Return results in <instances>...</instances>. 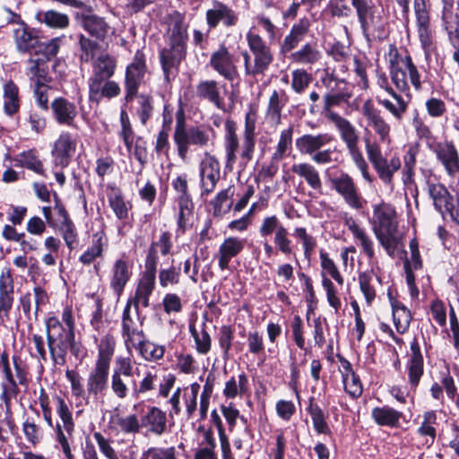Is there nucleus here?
Instances as JSON below:
<instances>
[{
    "mask_svg": "<svg viewBox=\"0 0 459 459\" xmlns=\"http://www.w3.org/2000/svg\"><path fill=\"white\" fill-rule=\"evenodd\" d=\"M387 58L389 76L396 90L389 84L386 77H381L378 79V85L393 100L382 94L377 95L376 100L396 120L400 121L408 109L409 102L399 92L410 91L409 81L416 91H420L421 89L420 74L411 56L409 54L402 56L393 45L389 47Z\"/></svg>",
    "mask_w": 459,
    "mask_h": 459,
    "instance_id": "f257e3e1",
    "label": "nucleus"
},
{
    "mask_svg": "<svg viewBox=\"0 0 459 459\" xmlns=\"http://www.w3.org/2000/svg\"><path fill=\"white\" fill-rule=\"evenodd\" d=\"M167 24L169 47L160 51V57L164 78L169 82L176 77L178 67L185 58L188 34L185 17L178 11H174L168 16Z\"/></svg>",
    "mask_w": 459,
    "mask_h": 459,
    "instance_id": "f03ea898",
    "label": "nucleus"
},
{
    "mask_svg": "<svg viewBox=\"0 0 459 459\" xmlns=\"http://www.w3.org/2000/svg\"><path fill=\"white\" fill-rule=\"evenodd\" d=\"M216 132L206 125L186 126L182 109L177 112V124L173 134V140L177 146L179 159L186 162L188 160L190 146L204 149L214 144Z\"/></svg>",
    "mask_w": 459,
    "mask_h": 459,
    "instance_id": "7ed1b4c3",
    "label": "nucleus"
},
{
    "mask_svg": "<svg viewBox=\"0 0 459 459\" xmlns=\"http://www.w3.org/2000/svg\"><path fill=\"white\" fill-rule=\"evenodd\" d=\"M246 40L249 52L244 50L241 53L245 74L247 76L264 74L273 61L270 46L259 33L252 29L247 31Z\"/></svg>",
    "mask_w": 459,
    "mask_h": 459,
    "instance_id": "20e7f679",
    "label": "nucleus"
},
{
    "mask_svg": "<svg viewBox=\"0 0 459 459\" xmlns=\"http://www.w3.org/2000/svg\"><path fill=\"white\" fill-rule=\"evenodd\" d=\"M333 141L332 134L321 133L317 134H306L295 141L296 148L302 155H307L318 165L330 164L336 160L333 158L334 150L323 148Z\"/></svg>",
    "mask_w": 459,
    "mask_h": 459,
    "instance_id": "39448f33",
    "label": "nucleus"
},
{
    "mask_svg": "<svg viewBox=\"0 0 459 459\" xmlns=\"http://www.w3.org/2000/svg\"><path fill=\"white\" fill-rule=\"evenodd\" d=\"M138 371L131 357H116L110 378L111 392L116 398L124 400L128 397L131 387H136L134 376Z\"/></svg>",
    "mask_w": 459,
    "mask_h": 459,
    "instance_id": "423d86ee",
    "label": "nucleus"
},
{
    "mask_svg": "<svg viewBox=\"0 0 459 459\" xmlns=\"http://www.w3.org/2000/svg\"><path fill=\"white\" fill-rule=\"evenodd\" d=\"M413 10L416 19L417 35L424 52L425 59L429 61L437 51V43L435 31L430 26L429 12L426 0H413Z\"/></svg>",
    "mask_w": 459,
    "mask_h": 459,
    "instance_id": "0eeeda50",
    "label": "nucleus"
},
{
    "mask_svg": "<svg viewBox=\"0 0 459 459\" xmlns=\"http://www.w3.org/2000/svg\"><path fill=\"white\" fill-rule=\"evenodd\" d=\"M365 150L369 162L385 185H392L394 175L401 169V160L397 156L387 160L383 156L381 147L376 141L365 140Z\"/></svg>",
    "mask_w": 459,
    "mask_h": 459,
    "instance_id": "6e6552de",
    "label": "nucleus"
},
{
    "mask_svg": "<svg viewBox=\"0 0 459 459\" xmlns=\"http://www.w3.org/2000/svg\"><path fill=\"white\" fill-rule=\"evenodd\" d=\"M320 81L327 90L323 98V110L325 117L330 120L331 114H337L332 108L347 103L352 93L348 84L343 80L336 78L333 74L325 72Z\"/></svg>",
    "mask_w": 459,
    "mask_h": 459,
    "instance_id": "1a4fd4ad",
    "label": "nucleus"
},
{
    "mask_svg": "<svg viewBox=\"0 0 459 459\" xmlns=\"http://www.w3.org/2000/svg\"><path fill=\"white\" fill-rule=\"evenodd\" d=\"M47 333L48 348L54 356L56 349L60 351V356L64 359V355L68 348L72 350L74 347L75 334L65 327L56 317H50L47 322Z\"/></svg>",
    "mask_w": 459,
    "mask_h": 459,
    "instance_id": "9d476101",
    "label": "nucleus"
},
{
    "mask_svg": "<svg viewBox=\"0 0 459 459\" xmlns=\"http://www.w3.org/2000/svg\"><path fill=\"white\" fill-rule=\"evenodd\" d=\"M198 169L201 188L200 195L202 197H206L214 191L221 178L220 162L215 156L205 152L199 162Z\"/></svg>",
    "mask_w": 459,
    "mask_h": 459,
    "instance_id": "9b49d317",
    "label": "nucleus"
},
{
    "mask_svg": "<svg viewBox=\"0 0 459 459\" xmlns=\"http://www.w3.org/2000/svg\"><path fill=\"white\" fill-rule=\"evenodd\" d=\"M328 182L343 201L354 210H360L363 207L362 197L359 193L353 178L346 172L342 171L336 177H329Z\"/></svg>",
    "mask_w": 459,
    "mask_h": 459,
    "instance_id": "f8f14e48",
    "label": "nucleus"
},
{
    "mask_svg": "<svg viewBox=\"0 0 459 459\" xmlns=\"http://www.w3.org/2000/svg\"><path fill=\"white\" fill-rule=\"evenodd\" d=\"M14 368L16 371L15 377H13L9 361L8 355L3 352L0 357V374L5 378L2 383L3 392L1 394V400L7 405L9 400L16 394L17 384L26 386V372L23 371L18 365L16 359H13Z\"/></svg>",
    "mask_w": 459,
    "mask_h": 459,
    "instance_id": "ddd939ff",
    "label": "nucleus"
},
{
    "mask_svg": "<svg viewBox=\"0 0 459 459\" xmlns=\"http://www.w3.org/2000/svg\"><path fill=\"white\" fill-rule=\"evenodd\" d=\"M209 65L228 81L232 82L238 77L237 58L224 45L212 53Z\"/></svg>",
    "mask_w": 459,
    "mask_h": 459,
    "instance_id": "4468645a",
    "label": "nucleus"
},
{
    "mask_svg": "<svg viewBox=\"0 0 459 459\" xmlns=\"http://www.w3.org/2000/svg\"><path fill=\"white\" fill-rule=\"evenodd\" d=\"M200 387V385L196 382L192 383L189 387H178L169 400V403L171 406L169 415L173 417L181 412L180 399L183 393L186 413L188 419L192 418L197 410V397Z\"/></svg>",
    "mask_w": 459,
    "mask_h": 459,
    "instance_id": "2eb2a0df",
    "label": "nucleus"
},
{
    "mask_svg": "<svg viewBox=\"0 0 459 459\" xmlns=\"http://www.w3.org/2000/svg\"><path fill=\"white\" fill-rule=\"evenodd\" d=\"M131 305L132 301L129 300L124 308L121 331L126 349L129 354H132L133 348L139 345L145 337L142 323L138 318H134L131 316Z\"/></svg>",
    "mask_w": 459,
    "mask_h": 459,
    "instance_id": "dca6fc26",
    "label": "nucleus"
},
{
    "mask_svg": "<svg viewBox=\"0 0 459 459\" xmlns=\"http://www.w3.org/2000/svg\"><path fill=\"white\" fill-rule=\"evenodd\" d=\"M109 367L94 364L86 380V393L89 399L98 402L103 399L108 387Z\"/></svg>",
    "mask_w": 459,
    "mask_h": 459,
    "instance_id": "f3484780",
    "label": "nucleus"
},
{
    "mask_svg": "<svg viewBox=\"0 0 459 459\" xmlns=\"http://www.w3.org/2000/svg\"><path fill=\"white\" fill-rule=\"evenodd\" d=\"M146 72L143 54H135L133 62L126 67V100L131 101L137 94L139 86Z\"/></svg>",
    "mask_w": 459,
    "mask_h": 459,
    "instance_id": "a211bd4d",
    "label": "nucleus"
},
{
    "mask_svg": "<svg viewBox=\"0 0 459 459\" xmlns=\"http://www.w3.org/2000/svg\"><path fill=\"white\" fill-rule=\"evenodd\" d=\"M362 114L368 121V125L378 135L383 143H391V126L385 120L381 111L374 107L371 100H367L362 106Z\"/></svg>",
    "mask_w": 459,
    "mask_h": 459,
    "instance_id": "6ab92c4d",
    "label": "nucleus"
},
{
    "mask_svg": "<svg viewBox=\"0 0 459 459\" xmlns=\"http://www.w3.org/2000/svg\"><path fill=\"white\" fill-rule=\"evenodd\" d=\"M133 263L123 255L117 259L110 269V288L115 294L120 296L132 277Z\"/></svg>",
    "mask_w": 459,
    "mask_h": 459,
    "instance_id": "aec40b11",
    "label": "nucleus"
},
{
    "mask_svg": "<svg viewBox=\"0 0 459 459\" xmlns=\"http://www.w3.org/2000/svg\"><path fill=\"white\" fill-rule=\"evenodd\" d=\"M117 67L116 59L107 53H101L92 59V75L89 80V84H93L95 90L99 88L100 82L110 79Z\"/></svg>",
    "mask_w": 459,
    "mask_h": 459,
    "instance_id": "412c9836",
    "label": "nucleus"
},
{
    "mask_svg": "<svg viewBox=\"0 0 459 459\" xmlns=\"http://www.w3.org/2000/svg\"><path fill=\"white\" fill-rule=\"evenodd\" d=\"M206 22L210 29H214L221 22L225 27H232L238 21V14L230 7L221 1H213L212 8L205 13Z\"/></svg>",
    "mask_w": 459,
    "mask_h": 459,
    "instance_id": "4be33fe9",
    "label": "nucleus"
},
{
    "mask_svg": "<svg viewBox=\"0 0 459 459\" xmlns=\"http://www.w3.org/2000/svg\"><path fill=\"white\" fill-rule=\"evenodd\" d=\"M76 143L69 133H63L55 142L52 150L53 161L56 167L66 168L75 152Z\"/></svg>",
    "mask_w": 459,
    "mask_h": 459,
    "instance_id": "5701e85b",
    "label": "nucleus"
},
{
    "mask_svg": "<svg viewBox=\"0 0 459 459\" xmlns=\"http://www.w3.org/2000/svg\"><path fill=\"white\" fill-rule=\"evenodd\" d=\"M351 5L356 10L360 29L364 34L379 22L377 7L373 0H351Z\"/></svg>",
    "mask_w": 459,
    "mask_h": 459,
    "instance_id": "b1692460",
    "label": "nucleus"
},
{
    "mask_svg": "<svg viewBox=\"0 0 459 459\" xmlns=\"http://www.w3.org/2000/svg\"><path fill=\"white\" fill-rule=\"evenodd\" d=\"M245 244L246 239L238 237H228L222 241L217 253L218 266L221 271L229 268L231 259L244 250Z\"/></svg>",
    "mask_w": 459,
    "mask_h": 459,
    "instance_id": "393cba45",
    "label": "nucleus"
},
{
    "mask_svg": "<svg viewBox=\"0 0 459 459\" xmlns=\"http://www.w3.org/2000/svg\"><path fill=\"white\" fill-rule=\"evenodd\" d=\"M395 217L396 212L392 205L385 203L375 205L372 219L374 232L376 230H396L397 222Z\"/></svg>",
    "mask_w": 459,
    "mask_h": 459,
    "instance_id": "a878e982",
    "label": "nucleus"
},
{
    "mask_svg": "<svg viewBox=\"0 0 459 459\" xmlns=\"http://www.w3.org/2000/svg\"><path fill=\"white\" fill-rule=\"evenodd\" d=\"M255 116L252 112H248L245 117V129L240 145V157L245 163L249 162L253 159L255 148Z\"/></svg>",
    "mask_w": 459,
    "mask_h": 459,
    "instance_id": "bb28decb",
    "label": "nucleus"
},
{
    "mask_svg": "<svg viewBox=\"0 0 459 459\" xmlns=\"http://www.w3.org/2000/svg\"><path fill=\"white\" fill-rule=\"evenodd\" d=\"M408 383L411 389L415 390L423 375V357L417 340L411 343V355L406 363Z\"/></svg>",
    "mask_w": 459,
    "mask_h": 459,
    "instance_id": "cd10ccee",
    "label": "nucleus"
},
{
    "mask_svg": "<svg viewBox=\"0 0 459 459\" xmlns=\"http://www.w3.org/2000/svg\"><path fill=\"white\" fill-rule=\"evenodd\" d=\"M141 426L150 434L161 436L167 429V414L156 406L149 407L141 418Z\"/></svg>",
    "mask_w": 459,
    "mask_h": 459,
    "instance_id": "c85d7f7f",
    "label": "nucleus"
},
{
    "mask_svg": "<svg viewBox=\"0 0 459 459\" xmlns=\"http://www.w3.org/2000/svg\"><path fill=\"white\" fill-rule=\"evenodd\" d=\"M63 39L64 37H56L49 41L36 40L32 42V37L30 36V56H37L35 59L30 58V62L39 64L55 57L58 53Z\"/></svg>",
    "mask_w": 459,
    "mask_h": 459,
    "instance_id": "c756f323",
    "label": "nucleus"
},
{
    "mask_svg": "<svg viewBox=\"0 0 459 459\" xmlns=\"http://www.w3.org/2000/svg\"><path fill=\"white\" fill-rule=\"evenodd\" d=\"M436 153L446 173L455 177L459 173V154L455 145L449 142L438 144Z\"/></svg>",
    "mask_w": 459,
    "mask_h": 459,
    "instance_id": "7c9ffc66",
    "label": "nucleus"
},
{
    "mask_svg": "<svg viewBox=\"0 0 459 459\" xmlns=\"http://www.w3.org/2000/svg\"><path fill=\"white\" fill-rule=\"evenodd\" d=\"M330 121L339 132L341 140L344 143L346 149L359 144V133L348 119L339 114H331Z\"/></svg>",
    "mask_w": 459,
    "mask_h": 459,
    "instance_id": "2f4dec72",
    "label": "nucleus"
},
{
    "mask_svg": "<svg viewBox=\"0 0 459 459\" xmlns=\"http://www.w3.org/2000/svg\"><path fill=\"white\" fill-rule=\"evenodd\" d=\"M224 148L226 153V167L232 168L237 160V151L239 141L237 135V124L231 119L225 122Z\"/></svg>",
    "mask_w": 459,
    "mask_h": 459,
    "instance_id": "473e14b6",
    "label": "nucleus"
},
{
    "mask_svg": "<svg viewBox=\"0 0 459 459\" xmlns=\"http://www.w3.org/2000/svg\"><path fill=\"white\" fill-rule=\"evenodd\" d=\"M196 96L212 103L216 108L224 109L223 97L221 87L214 80H204L196 85Z\"/></svg>",
    "mask_w": 459,
    "mask_h": 459,
    "instance_id": "72a5a7b5",
    "label": "nucleus"
},
{
    "mask_svg": "<svg viewBox=\"0 0 459 459\" xmlns=\"http://www.w3.org/2000/svg\"><path fill=\"white\" fill-rule=\"evenodd\" d=\"M51 108L56 120L62 125L71 126L77 116L75 105L62 97L55 99Z\"/></svg>",
    "mask_w": 459,
    "mask_h": 459,
    "instance_id": "f704fd0d",
    "label": "nucleus"
},
{
    "mask_svg": "<svg viewBox=\"0 0 459 459\" xmlns=\"http://www.w3.org/2000/svg\"><path fill=\"white\" fill-rule=\"evenodd\" d=\"M310 23L307 19H300L293 24L290 33L284 38L281 44V52L288 53L301 42L309 30Z\"/></svg>",
    "mask_w": 459,
    "mask_h": 459,
    "instance_id": "c9c22d12",
    "label": "nucleus"
},
{
    "mask_svg": "<svg viewBox=\"0 0 459 459\" xmlns=\"http://www.w3.org/2000/svg\"><path fill=\"white\" fill-rule=\"evenodd\" d=\"M345 225L352 233L354 239L359 242L362 253H364L369 260H372L375 257L374 243L365 229L360 227L352 218L347 219Z\"/></svg>",
    "mask_w": 459,
    "mask_h": 459,
    "instance_id": "e433bc0d",
    "label": "nucleus"
},
{
    "mask_svg": "<svg viewBox=\"0 0 459 459\" xmlns=\"http://www.w3.org/2000/svg\"><path fill=\"white\" fill-rule=\"evenodd\" d=\"M291 171L305 179L306 183L314 190L321 193L322 180L316 167L307 162L294 163Z\"/></svg>",
    "mask_w": 459,
    "mask_h": 459,
    "instance_id": "4c0bfd02",
    "label": "nucleus"
},
{
    "mask_svg": "<svg viewBox=\"0 0 459 459\" xmlns=\"http://www.w3.org/2000/svg\"><path fill=\"white\" fill-rule=\"evenodd\" d=\"M371 416L379 426L396 428L400 424L403 412L387 405L376 407L371 411Z\"/></svg>",
    "mask_w": 459,
    "mask_h": 459,
    "instance_id": "58836bf2",
    "label": "nucleus"
},
{
    "mask_svg": "<svg viewBox=\"0 0 459 459\" xmlns=\"http://www.w3.org/2000/svg\"><path fill=\"white\" fill-rule=\"evenodd\" d=\"M429 195L435 208L442 214L452 209L453 197L448 190L441 184H429Z\"/></svg>",
    "mask_w": 459,
    "mask_h": 459,
    "instance_id": "ea45409f",
    "label": "nucleus"
},
{
    "mask_svg": "<svg viewBox=\"0 0 459 459\" xmlns=\"http://www.w3.org/2000/svg\"><path fill=\"white\" fill-rule=\"evenodd\" d=\"M13 284L8 270L2 271L0 275V316L7 314L13 304Z\"/></svg>",
    "mask_w": 459,
    "mask_h": 459,
    "instance_id": "a19ab883",
    "label": "nucleus"
},
{
    "mask_svg": "<svg viewBox=\"0 0 459 459\" xmlns=\"http://www.w3.org/2000/svg\"><path fill=\"white\" fill-rule=\"evenodd\" d=\"M234 194V186H230L217 193L215 197L210 203L212 207V215L214 217H222L224 214L230 212L232 206L231 199Z\"/></svg>",
    "mask_w": 459,
    "mask_h": 459,
    "instance_id": "79ce46f5",
    "label": "nucleus"
},
{
    "mask_svg": "<svg viewBox=\"0 0 459 459\" xmlns=\"http://www.w3.org/2000/svg\"><path fill=\"white\" fill-rule=\"evenodd\" d=\"M156 278L142 275L137 285L135 295L133 300L136 313H138L139 306L142 305L144 307L149 306V298L152 293L155 287Z\"/></svg>",
    "mask_w": 459,
    "mask_h": 459,
    "instance_id": "37998d69",
    "label": "nucleus"
},
{
    "mask_svg": "<svg viewBox=\"0 0 459 459\" xmlns=\"http://www.w3.org/2000/svg\"><path fill=\"white\" fill-rule=\"evenodd\" d=\"M108 245V239L104 231H98L92 236V244L80 256V261L84 264H91L97 257L102 255L105 247Z\"/></svg>",
    "mask_w": 459,
    "mask_h": 459,
    "instance_id": "c03bdc74",
    "label": "nucleus"
},
{
    "mask_svg": "<svg viewBox=\"0 0 459 459\" xmlns=\"http://www.w3.org/2000/svg\"><path fill=\"white\" fill-rule=\"evenodd\" d=\"M322 57V53L316 43H307L290 56L292 61L300 65H314Z\"/></svg>",
    "mask_w": 459,
    "mask_h": 459,
    "instance_id": "a18cd8bd",
    "label": "nucleus"
},
{
    "mask_svg": "<svg viewBox=\"0 0 459 459\" xmlns=\"http://www.w3.org/2000/svg\"><path fill=\"white\" fill-rule=\"evenodd\" d=\"M342 382L345 391L352 398L360 396L363 391L362 385L359 377L352 370L351 363L345 360L342 363Z\"/></svg>",
    "mask_w": 459,
    "mask_h": 459,
    "instance_id": "49530a36",
    "label": "nucleus"
},
{
    "mask_svg": "<svg viewBox=\"0 0 459 459\" xmlns=\"http://www.w3.org/2000/svg\"><path fill=\"white\" fill-rule=\"evenodd\" d=\"M83 28L97 39H104L109 30V26L103 18L96 15H86L82 18Z\"/></svg>",
    "mask_w": 459,
    "mask_h": 459,
    "instance_id": "de8ad7c7",
    "label": "nucleus"
},
{
    "mask_svg": "<svg viewBox=\"0 0 459 459\" xmlns=\"http://www.w3.org/2000/svg\"><path fill=\"white\" fill-rule=\"evenodd\" d=\"M248 391V378L245 373L238 377H231L225 384L223 394L228 399H234L238 395H243Z\"/></svg>",
    "mask_w": 459,
    "mask_h": 459,
    "instance_id": "09e8293b",
    "label": "nucleus"
},
{
    "mask_svg": "<svg viewBox=\"0 0 459 459\" xmlns=\"http://www.w3.org/2000/svg\"><path fill=\"white\" fill-rule=\"evenodd\" d=\"M115 347V338L110 334L104 335L98 344V356L95 364L110 368V362L114 355Z\"/></svg>",
    "mask_w": 459,
    "mask_h": 459,
    "instance_id": "8fccbe9b",
    "label": "nucleus"
},
{
    "mask_svg": "<svg viewBox=\"0 0 459 459\" xmlns=\"http://www.w3.org/2000/svg\"><path fill=\"white\" fill-rule=\"evenodd\" d=\"M61 215L62 221L58 228L59 233L65 240L67 247L70 250H73L78 242L76 229L73 221L70 220L67 212L64 209L61 211Z\"/></svg>",
    "mask_w": 459,
    "mask_h": 459,
    "instance_id": "3c124183",
    "label": "nucleus"
},
{
    "mask_svg": "<svg viewBox=\"0 0 459 459\" xmlns=\"http://www.w3.org/2000/svg\"><path fill=\"white\" fill-rule=\"evenodd\" d=\"M392 310H393V318L394 324L395 325L396 331L399 333H403L409 328L411 316V312L405 306L400 303L397 300L392 301Z\"/></svg>",
    "mask_w": 459,
    "mask_h": 459,
    "instance_id": "603ef678",
    "label": "nucleus"
},
{
    "mask_svg": "<svg viewBox=\"0 0 459 459\" xmlns=\"http://www.w3.org/2000/svg\"><path fill=\"white\" fill-rule=\"evenodd\" d=\"M146 361H157L163 358L165 348L143 338L139 345L134 347Z\"/></svg>",
    "mask_w": 459,
    "mask_h": 459,
    "instance_id": "864d4df0",
    "label": "nucleus"
},
{
    "mask_svg": "<svg viewBox=\"0 0 459 459\" xmlns=\"http://www.w3.org/2000/svg\"><path fill=\"white\" fill-rule=\"evenodd\" d=\"M11 22L16 25L13 29V38L17 49L20 52L27 53L29 51V32L26 23L21 21L20 16L16 14H13Z\"/></svg>",
    "mask_w": 459,
    "mask_h": 459,
    "instance_id": "5fc2aeb1",
    "label": "nucleus"
},
{
    "mask_svg": "<svg viewBox=\"0 0 459 459\" xmlns=\"http://www.w3.org/2000/svg\"><path fill=\"white\" fill-rule=\"evenodd\" d=\"M307 411L311 417L315 430L318 434H330L331 430L326 422L327 414L324 412L319 405L311 402Z\"/></svg>",
    "mask_w": 459,
    "mask_h": 459,
    "instance_id": "6e6d98bb",
    "label": "nucleus"
},
{
    "mask_svg": "<svg viewBox=\"0 0 459 459\" xmlns=\"http://www.w3.org/2000/svg\"><path fill=\"white\" fill-rule=\"evenodd\" d=\"M36 19L54 29H65L69 25V18L66 14L53 10L39 13Z\"/></svg>",
    "mask_w": 459,
    "mask_h": 459,
    "instance_id": "4d7b16f0",
    "label": "nucleus"
},
{
    "mask_svg": "<svg viewBox=\"0 0 459 459\" xmlns=\"http://www.w3.org/2000/svg\"><path fill=\"white\" fill-rule=\"evenodd\" d=\"M189 331L195 340L196 351L200 354H207L211 350L212 339L205 329V324H203L201 330H197L194 325H190Z\"/></svg>",
    "mask_w": 459,
    "mask_h": 459,
    "instance_id": "13d9d810",
    "label": "nucleus"
},
{
    "mask_svg": "<svg viewBox=\"0 0 459 459\" xmlns=\"http://www.w3.org/2000/svg\"><path fill=\"white\" fill-rule=\"evenodd\" d=\"M347 151L356 168L360 171L362 178L367 182L372 183L374 178L369 173L368 164L367 163L359 144L347 148Z\"/></svg>",
    "mask_w": 459,
    "mask_h": 459,
    "instance_id": "bf43d9fd",
    "label": "nucleus"
},
{
    "mask_svg": "<svg viewBox=\"0 0 459 459\" xmlns=\"http://www.w3.org/2000/svg\"><path fill=\"white\" fill-rule=\"evenodd\" d=\"M320 264L322 268L321 275L327 277L331 276L339 285H342L344 282L343 277L342 276L337 265L333 259L330 258L329 255L325 251H320L319 254Z\"/></svg>",
    "mask_w": 459,
    "mask_h": 459,
    "instance_id": "052dcab7",
    "label": "nucleus"
},
{
    "mask_svg": "<svg viewBox=\"0 0 459 459\" xmlns=\"http://www.w3.org/2000/svg\"><path fill=\"white\" fill-rule=\"evenodd\" d=\"M4 108L5 113L13 115L19 108L18 88L13 82H8L4 84Z\"/></svg>",
    "mask_w": 459,
    "mask_h": 459,
    "instance_id": "680f3d73",
    "label": "nucleus"
},
{
    "mask_svg": "<svg viewBox=\"0 0 459 459\" xmlns=\"http://www.w3.org/2000/svg\"><path fill=\"white\" fill-rule=\"evenodd\" d=\"M284 103L280 99L277 91H273L269 98L266 109V117L273 125L277 126L281 121V111Z\"/></svg>",
    "mask_w": 459,
    "mask_h": 459,
    "instance_id": "e2e57ef3",
    "label": "nucleus"
},
{
    "mask_svg": "<svg viewBox=\"0 0 459 459\" xmlns=\"http://www.w3.org/2000/svg\"><path fill=\"white\" fill-rule=\"evenodd\" d=\"M90 89V98H97L99 96L107 97V98H114L119 95L120 87L119 85L114 82L107 80L104 82H100L98 90L93 88V84H89Z\"/></svg>",
    "mask_w": 459,
    "mask_h": 459,
    "instance_id": "0e129e2a",
    "label": "nucleus"
},
{
    "mask_svg": "<svg viewBox=\"0 0 459 459\" xmlns=\"http://www.w3.org/2000/svg\"><path fill=\"white\" fill-rule=\"evenodd\" d=\"M108 204L117 218L125 221L128 217V207L119 190H113L108 195Z\"/></svg>",
    "mask_w": 459,
    "mask_h": 459,
    "instance_id": "69168bd1",
    "label": "nucleus"
},
{
    "mask_svg": "<svg viewBox=\"0 0 459 459\" xmlns=\"http://www.w3.org/2000/svg\"><path fill=\"white\" fill-rule=\"evenodd\" d=\"M292 134L293 127L291 126L281 132L276 150L272 157L273 160L279 161L283 159V157L286 154V152L291 146Z\"/></svg>",
    "mask_w": 459,
    "mask_h": 459,
    "instance_id": "338daca9",
    "label": "nucleus"
},
{
    "mask_svg": "<svg viewBox=\"0 0 459 459\" xmlns=\"http://www.w3.org/2000/svg\"><path fill=\"white\" fill-rule=\"evenodd\" d=\"M176 454L174 446H152L143 453L141 459H177Z\"/></svg>",
    "mask_w": 459,
    "mask_h": 459,
    "instance_id": "774afa93",
    "label": "nucleus"
}]
</instances>
